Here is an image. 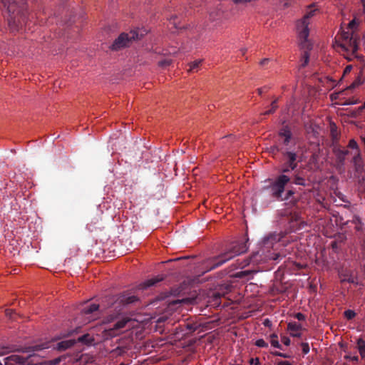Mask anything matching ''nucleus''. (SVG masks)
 Segmentation results:
<instances>
[{
  "label": "nucleus",
  "instance_id": "20",
  "mask_svg": "<svg viewBox=\"0 0 365 365\" xmlns=\"http://www.w3.org/2000/svg\"><path fill=\"white\" fill-rule=\"evenodd\" d=\"M120 300L122 304L128 305L135 303L139 299L135 295H123Z\"/></svg>",
  "mask_w": 365,
  "mask_h": 365
},
{
  "label": "nucleus",
  "instance_id": "25",
  "mask_svg": "<svg viewBox=\"0 0 365 365\" xmlns=\"http://www.w3.org/2000/svg\"><path fill=\"white\" fill-rule=\"evenodd\" d=\"M221 297H222V294L218 292L213 293V295H212V297L211 298V301H210L212 304L215 307L220 306L221 304V301H220Z\"/></svg>",
  "mask_w": 365,
  "mask_h": 365
},
{
  "label": "nucleus",
  "instance_id": "7",
  "mask_svg": "<svg viewBox=\"0 0 365 365\" xmlns=\"http://www.w3.org/2000/svg\"><path fill=\"white\" fill-rule=\"evenodd\" d=\"M291 178L287 175L281 174L269 185L264 188V190H269L271 196L276 200L282 199V195L285 190V186L289 182Z\"/></svg>",
  "mask_w": 365,
  "mask_h": 365
},
{
  "label": "nucleus",
  "instance_id": "51",
  "mask_svg": "<svg viewBox=\"0 0 365 365\" xmlns=\"http://www.w3.org/2000/svg\"><path fill=\"white\" fill-rule=\"evenodd\" d=\"M14 313V310L13 309H6L5 310V314L7 317H9V318H12V314Z\"/></svg>",
  "mask_w": 365,
  "mask_h": 365
},
{
  "label": "nucleus",
  "instance_id": "49",
  "mask_svg": "<svg viewBox=\"0 0 365 365\" xmlns=\"http://www.w3.org/2000/svg\"><path fill=\"white\" fill-rule=\"evenodd\" d=\"M269 88L268 86H264L262 88H258L257 92L259 95H262L263 92H267L269 90Z\"/></svg>",
  "mask_w": 365,
  "mask_h": 365
},
{
  "label": "nucleus",
  "instance_id": "24",
  "mask_svg": "<svg viewBox=\"0 0 365 365\" xmlns=\"http://www.w3.org/2000/svg\"><path fill=\"white\" fill-rule=\"evenodd\" d=\"M357 348H358V350L359 351V354H360L361 358H364L365 357V341L363 339H361V338L358 339Z\"/></svg>",
  "mask_w": 365,
  "mask_h": 365
},
{
  "label": "nucleus",
  "instance_id": "21",
  "mask_svg": "<svg viewBox=\"0 0 365 365\" xmlns=\"http://www.w3.org/2000/svg\"><path fill=\"white\" fill-rule=\"evenodd\" d=\"M51 347L50 343H41L28 348L27 352H34Z\"/></svg>",
  "mask_w": 365,
  "mask_h": 365
},
{
  "label": "nucleus",
  "instance_id": "11",
  "mask_svg": "<svg viewBox=\"0 0 365 365\" xmlns=\"http://www.w3.org/2000/svg\"><path fill=\"white\" fill-rule=\"evenodd\" d=\"M129 321L128 319L125 318L118 320L113 324L112 328L107 329L103 331V337L106 339H108L116 336L119 334L120 330L124 328Z\"/></svg>",
  "mask_w": 365,
  "mask_h": 365
},
{
  "label": "nucleus",
  "instance_id": "26",
  "mask_svg": "<svg viewBox=\"0 0 365 365\" xmlns=\"http://www.w3.org/2000/svg\"><path fill=\"white\" fill-rule=\"evenodd\" d=\"M200 324L197 322H187L185 324V327L186 330H187V333H192L196 331L199 327Z\"/></svg>",
  "mask_w": 365,
  "mask_h": 365
},
{
  "label": "nucleus",
  "instance_id": "54",
  "mask_svg": "<svg viewBox=\"0 0 365 365\" xmlns=\"http://www.w3.org/2000/svg\"><path fill=\"white\" fill-rule=\"evenodd\" d=\"M351 68H352V66H351V65L347 66L345 68L344 71V73L345 74V73H347L350 72V71H351Z\"/></svg>",
  "mask_w": 365,
  "mask_h": 365
},
{
  "label": "nucleus",
  "instance_id": "29",
  "mask_svg": "<svg viewBox=\"0 0 365 365\" xmlns=\"http://www.w3.org/2000/svg\"><path fill=\"white\" fill-rule=\"evenodd\" d=\"M271 338V345L275 348H278L279 349H282V345L279 344L278 339H277V335L276 334H272L270 335Z\"/></svg>",
  "mask_w": 365,
  "mask_h": 365
},
{
  "label": "nucleus",
  "instance_id": "9",
  "mask_svg": "<svg viewBox=\"0 0 365 365\" xmlns=\"http://www.w3.org/2000/svg\"><path fill=\"white\" fill-rule=\"evenodd\" d=\"M283 162L291 169H296L298 166V154L295 148L290 150L289 148L282 150Z\"/></svg>",
  "mask_w": 365,
  "mask_h": 365
},
{
  "label": "nucleus",
  "instance_id": "34",
  "mask_svg": "<svg viewBox=\"0 0 365 365\" xmlns=\"http://www.w3.org/2000/svg\"><path fill=\"white\" fill-rule=\"evenodd\" d=\"M357 178V182L361 189L365 190V177L361 174H355Z\"/></svg>",
  "mask_w": 365,
  "mask_h": 365
},
{
  "label": "nucleus",
  "instance_id": "33",
  "mask_svg": "<svg viewBox=\"0 0 365 365\" xmlns=\"http://www.w3.org/2000/svg\"><path fill=\"white\" fill-rule=\"evenodd\" d=\"M277 99H275L274 101H273L271 103L270 109L265 111L262 115H270V114L274 113L277 108Z\"/></svg>",
  "mask_w": 365,
  "mask_h": 365
},
{
  "label": "nucleus",
  "instance_id": "32",
  "mask_svg": "<svg viewBox=\"0 0 365 365\" xmlns=\"http://www.w3.org/2000/svg\"><path fill=\"white\" fill-rule=\"evenodd\" d=\"M178 19V17L176 15H173L169 19L170 24H172L173 26L176 29L182 28V26H180L179 22L177 21Z\"/></svg>",
  "mask_w": 365,
  "mask_h": 365
},
{
  "label": "nucleus",
  "instance_id": "27",
  "mask_svg": "<svg viewBox=\"0 0 365 365\" xmlns=\"http://www.w3.org/2000/svg\"><path fill=\"white\" fill-rule=\"evenodd\" d=\"M343 282H348L349 283H351V284H354L356 285H359V286H362V287H364L365 286V284H364L363 282H360L359 280H358V278L357 277H354V276H349L348 278H344L342 279Z\"/></svg>",
  "mask_w": 365,
  "mask_h": 365
},
{
  "label": "nucleus",
  "instance_id": "15",
  "mask_svg": "<svg viewBox=\"0 0 365 365\" xmlns=\"http://www.w3.org/2000/svg\"><path fill=\"white\" fill-rule=\"evenodd\" d=\"M287 329L290 331L291 336L300 338L302 334L299 331L302 329V325L296 322H289Z\"/></svg>",
  "mask_w": 365,
  "mask_h": 365
},
{
  "label": "nucleus",
  "instance_id": "41",
  "mask_svg": "<svg viewBox=\"0 0 365 365\" xmlns=\"http://www.w3.org/2000/svg\"><path fill=\"white\" fill-rule=\"evenodd\" d=\"M301 346H302V352L304 354H307L309 353V344L307 343V342H302L301 344Z\"/></svg>",
  "mask_w": 365,
  "mask_h": 365
},
{
  "label": "nucleus",
  "instance_id": "47",
  "mask_svg": "<svg viewBox=\"0 0 365 365\" xmlns=\"http://www.w3.org/2000/svg\"><path fill=\"white\" fill-rule=\"evenodd\" d=\"M295 318L297 319L299 321H304L305 320V316L301 312H298L295 314Z\"/></svg>",
  "mask_w": 365,
  "mask_h": 365
},
{
  "label": "nucleus",
  "instance_id": "40",
  "mask_svg": "<svg viewBox=\"0 0 365 365\" xmlns=\"http://www.w3.org/2000/svg\"><path fill=\"white\" fill-rule=\"evenodd\" d=\"M344 56H345V58H346L349 61H351L353 60V58H359V59H361V58H362V56H359V55H358V57L355 56V55L351 54V51H349L348 53H344Z\"/></svg>",
  "mask_w": 365,
  "mask_h": 365
},
{
  "label": "nucleus",
  "instance_id": "61",
  "mask_svg": "<svg viewBox=\"0 0 365 365\" xmlns=\"http://www.w3.org/2000/svg\"><path fill=\"white\" fill-rule=\"evenodd\" d=\"M341 200H342L344 202H349H349L348 200H345V198H341Z\"/></svg>",
  "mask_w": 365,
  "mask_h": 365
},
{
  "label": "nucleus",
  "instance_id": "42",
  "mask_svg": "<svg viewBox=\"0 0 365 365\" xmlns=\"http://www.w3.org/2000/svg\"><path fill=\"white\" fill-rule=\"evenodd\" d=\"M359 25L356 19H352L348 24V28L350 29H353L356 28Z\"/></svg>",
  "mask_w": 365,
  "mask_h": 365
},
{
  "label": "nucleus",
  "instance_id": "19",
  "mask_svg": "<svg viewBox=\"0 0 365 365\" xmlns=\"http://www.w3.org/2000/svg\"><path fill=\"white\" fill-rule=\"evenodd\" d=\"M300 46L302 48L305 49V51H304L303 54H302V59H301V65H300V67L301 68H304L305 67L308 63H309V51L312 49V45L310 44V48H308L307 47H303L302 43H300Z\"/></svg>",
  "mask_w": 365,
  "mask_h": 365
},
{
  "label": "nucleus",
  "instance_id": "63",
  "mask_svg": "<svg viewBox=\"0 0 365 365\" xmlns=\"http://www.w3.org/2000/svg\"><path fill=\"white\" fill-rule=\"evenodd\" d=\"M364 9H365V3H364Z\"/></svg>",
  "mask_w": 365,
  "mask_h": 365
},
{
  "label": "nucleus",
  "instance_id": "59",
  "mask_svg": "<svg viewBox=\"0 0 365 365\" xmlns=\"http://www.w3.org/2000/svg\"><path fill=\"white\" fill-rule=\"evenodd\" d=\"M280 357H283V358L287 359V358H289L290 356L287 354L282 353V356H280Z\"/></svg>",
  "mask_w": 365,
  "mask_h": 365
},
{
  "label": "nucleus",
  "instance_id": "37",
  "mask_svg": "<svg viewBox=\"0 0 365 365\" xmlns=\"http://www.w3.org/2000/svg\"><path fill=\"white\" fill-rule=\"evenodd\" d=\"M281 173L282 174L285 175L286 173H289L292 171H296V169H291L289 167H288L286 163L283 162L281 168Z\"/></svg>",
  "mask_w": 365,
  "mask_h": 365
},
{
  "label": "nucleus",
  "instance_id": "55",
  "mask_svg": "<svg viewBox=\"0 0 365 365\" xmlns=\"http://www.w3.org/2000/svg\"><path fill=\"white\" fill-rule=\"evenodd\" d=\"M364 109H365V103L362 106L357 108V112L361 113Z\"/></svg>",
  "mask_w": 365,
  "mask_h": 365
},
{
  "label": "nucleus",
  "instance_id": "12",
  "mask_svg": "<svg viewBox=\"0 0 365 365\" xmlns=\"http://www.w3.org/2000/svg\"><path fill=\"white\" fill-rule=\"evenodd\" d=\"M341 38L344 41H349L352 45V54L358 57L357 51L359 50V36L357 34H354V32L349 34L347 31H342Z\"/></svg>",
  "mask_w": 365,
  "mask_h": 365
},
{
  "label": "nucleus",
  "instance_id": "58",
  "mask_svg": "<svg viewBox=\"0 0 365 365\" xmlns=\"http://www.w3.org/2000/svg\"><path fill=\"white\" fill-rule=\"evenodd\" d=\"M233 1L235 2V4H244L245 3V0H233Z\"/></svg>",
  "mask_w": 365,
  "mask_h": 365
},
{
  "label": "nucleus",
  "instance_id": "43",
  "mask_svg": "<svg viewBox=\"0 0 365 365\" xmlns=\"http://www.w3.org/2000/svg\"><path fill=\"white\" fill-rule=\"evenodd\" d=\"M170 63H171L170 60L165 59V60L160 61L159 62V66L161 67H166V66H168L169 65H170Z\"/></svg>",
  "mask_w": 365,
  "mask_h": 365
},
{
  "label": "nucleus",
  "instance_id": "4",
  "mask_svg": "<svg viewBox=\"0 0 365 365\" xmlns=\"http://www.w3.org/2000/svg\"><path fill=\"white\" fill-rule=\"evenodd\" d=\"M145 33V30L139 29L130 31L129 33H122L113 41L112 45L110 46V48L113 51H118L128 47L133 41L141 38Z\"/></svg>",
  "mask_w": 365,
  "mask_h": 365
},
{
  "label": "nucleus",
  "instance_id": "23",
  "mask_svg": "<svg viewBox=\"0 0 365 365\" xmlns=\"http://www.w3.org/2000/svg\"><path fill=\"white\" fill-rule=\"evenodd\" d=\"M352 223L355 225V230L358 232L364 231V223L360 217L355 215L353 217Z\"/></svg>",
  "mask_w": 365,
  "mask_h": 365
},
{
  "label": "nucleus",
  "instance_id": "30",
  "mask_svg": "<svg viewBox=\"0 0 365 365\" xmlns=\"http://www.w3.org/2000/svg\"><path fill=\"white\" fill-rule=\"evenodd\" d=\"M339 46L344 53L352 52V45L349 41H344L339 44Z\"/></svg>",
  "mask_w": 365,
  "mask_h": 365
},
{
  "label": "nucleus",
  "instance_id": "45",
  "mask_svg": "<svg viewBox=\"0 0 365 365\" xmlns=\"http://www.w3.org/2000/svg\"><path fill=\"white\" fill-rule=\"evenodd\" d=\"M270 149L272 150V153H278V152H281L282 153V150H284V148H279L277 145H274V146L271 147Z\"/></svg>",
  "mask_w": 365,
  "mask_h": 365
},
{
  "label": "nucleus",
  "instance_id": "5",
  "mask_svg": "<svg viewBox=\"0 0 365 365\" xmlns=\"http://www.w3.org/2000/svg\"><path fill=\"white\" fill-rule=\"evenodd\" d=\"M347 147L352 150L351 153L352 154V157L350 160V163L352 165L355 174H362L364 171V160L358 143L354 138L350 139Z\"/></svg>",
  "mask_w": 365,
  "mask_h": 365
},
{
  "label": "nucleus",
  "instance_id": "60",
  "mask_svg": "<svg viewBox=\"0 0 365 365\" xmlns=\"http://www.w3.org/2000/svg\"><path fill=\"white\" fill-rule=\"evenodd\" d=\"M246 51H247V48H245L241 49L242 55H244Z\"/></svg>",
  "mask_w": 365,
  "mask_h": 365
},
{
  "label": "nucleus",
  "instance_id": "38",
  "mask_svg": "<svg viewBox=\"0 0 365 365\" xmlns=\"http://www.w3.org/2000/svg\"><path fill=\"white\" fill-rule=\"evenodd\" d=\"M359 103L358 100H353L351 98L345 99L344 101L339 103L340 105L342 106H349V105H354Z\"/></svg>",
  "mask_w": 365,
  "mask_h": 365
},
{
  "label": "nucleus",
  "instance_id": "10",
  "mask_svg": "<svg viewBox=\"0 0 365 365\" xmlns=\"http://www.w3.org/2000/svg\"><path fill=\"white\" fill-rule=\"evenodd\" d=\"M278 135L280 138L282 145L284 146L283 148H289L290 150H293L291 145L293 143L294 138L288 125H284L279 130Z\"/></svg>",
  "mask_w": 365,
  "mask_h": 365
},
{
  "label": "nucleus",
  "instance_id": "16",
  "mask_svg": "<svg viewBox=\"0 0 365 365\" xmlns=\"http://www.w3.org/2000/svg\"><path fill=\"white\" fill-rule=\"evenodd\" d=\"M291 179H292V182L295 185H302L304 187L308 185L307 180L303 176L302 172L299 170L294 171V175Z\"/></svg>",
  "mask_w": 365,
  "mask_h": 365
},
{
  "label": "nucleus",
  "instance_id": "35",
  "mask_svg": "<svg viewBox=\"0 0 365 365\" xmlns=\"http://www.w3.org/2000/svg\"><path fill=\"white\" fill-rule=\"evenodd\" d=\"M363 83V81L361 77H357L356 80L347 88L349 90H352L358 87Z\"/></svg>",
  "mask_w": 365,
  "mask_h": 365
},
{
  "label": "nucleus",
  "instance_id": "50",
  "mask_svg": "<svg viewBox=\"0 0 365 365\" xmlns=\"http://www.w3.org/2000/svg\"><path fill=\"white\" fill-rule=\"evenodd\" d=\"M336 127L334 124L331 125V133L334 138L336 137V135H337L336 133Z\"/></svg>",
  "mask_w": 365,
  "mask_h": 365
},
{
  "label": "nucleus",
  "instance_id": "36",
  "mask_svg": "<svg viewBox=\"0 0 365 365\" xmlns=\"http://www.w3.org/2000/svg\"><path fill=\"white\" fill-rule=\"evenodd\" d=\"M344 315L348 320H351L354 319L356 316V313L354 311L351 309H347L344 312Z\"/></svg>",
  "mask_w": 365,
  "mask_h": 365
},
{
  "label": "nucleus",
  "instance_id": "3",
  "mask_svg": "<svg viewBox=\"0 0 365 365\" xmlns=\"http://www.w3.org/2000/svg\"><path fill=\"white\" fill-rule=\"evenodd\" d=\"M247 241L246 242H237L232 244L227 252L217 256V257L212 259L208 262L210 267H208L207 271L214 269L221 266L228 260L232 259L235 256L245 252L248 249V246L247 245Z\"/></svg>",
  "mask_w": 365,
  "mask_h": 365
},
{
  "label": "nucleus",
  "instance_id": "56",
  "mask_svg": "<svg viewBox=\"0 0 365 365\" xmlns=\"http://www.w3.org/2000/svg\"><path fill=\"white\" fill-rule=\"evenodd\" d=\"M271 354L274 356H282V352H279V351H272Z\"/></svg>",
  "mask_w": 365,
  "mask_h": 365
},
{
  "label": "nucleus",
  "instance_id": "52",
  "mask_svg": "<svg viewBox=\"0 0 365 365\" xmlns=\"http://www.w3.org/2000/svg\"><path fill=\"white\" fill-rule=\"evenodd\" d=\"M342 93V91L339 93H334L331 95V98L332 100H336L339 98V96Z\"/></svg>",
  "mask_w": 365,
  "mask_h": 365
},
{
  "label": "nucleus",
  "instance_id": "1",
  "mask_svg": "<svg viewBox=\"0 0 365 365\" xmlns=\"http://www.w3.org/2000/svg\"><path fill=\"white\" fill-rule=\"evenodd\" d=\"M285 234L283 232L279 233H269L267 236L264 237L259 250L252 255L244 259L240 264V267L243 269L247 266L252 265L253 267L250 269L241 271L238 273V276L242 277L257 273L259 269L255 268L256 265L262 262H266L269 260L277 261L285 257L279 252H276L274 245L279 242L284 237Z\"/></svg>",
  "mask_w": 365,
  "mask_h": 365
},
{
  "label": "nucleus",
  "instance_id": "22",
  "mask_svg": "<svg viewBox=\"0 0 365 365\" xmlns=\"http://www.w3.org/2000/svg\"><path fill=\"white\" fill-rule=\"evenodd\" d=\"M99 308V305L97 304H91L86 307H85L82 312L85 315L93 314L98 312Z\"/></svg>",
  "mask_w": 365,
  "mask_h": 365
},
{
  "label": "nucleus",
  "instance_id": "31",
  "mask_svg": "<svg viewBox=\"0 0 365 365\" xmlns=\"http://www.w3.org/2000/svg\"><path fill=\"white\" fill-rule=\"evenodd\" d=\"M294 192L292 190H289L286 192L285 195L284 197L282 196V199L279 200V201L290 200L291 202L293 201V202H296L297 200L296 199L294 200L292 198V197L294 195Z\"/></svg>",
  "mask_w": 365,
  "mask_h": 365
},
{
  "label": "nucleus",
  "instance_id": "2",
  "mask_svg": "<svg viewBox=\"0 0 365 365\" xmlns=\"http://www.w3.org/2000/svg\"><path fill=\"white\" fill-rule=\"evenodd\" d=\"M9 13L8 24L13 31H19L27 21V11L24 6H19L16 1L4 3Z\"/></svg>",
  "mask_w": 365,
  "mask_h": 365
},
{
  "label": "nucleus",
  "instance_id": "6",
  "mask_svg": "<svg viewBox=\"0 0 365 365\" xmlns=\"http://www.w3.org/2000/svg\"><path fill=\"white\" fill-rule=\"evenodd\" d=\"M316 10H311L307 11L304 17L297 21V29L298 31V35L299 41L303 47L310 48V43L308 41V36L309 34V19L314 16Z\"/></svg>",
  "mask_w": 365,
  "mask_h": 365
},
{
  "label": "nucleus",
  "instance_id": "17",
  "mask_svg": "<svg viewBox=\"0 0 365 365\" xmlns=\"http://www.w3.org/2000/svg\"><path fill=\"white\" fill-rule=\"evenodd\" d=\"M164 278L163 275H158L153 278L149 279L140 284V288L144 289L155 286L158 282L163 281Z\"/></svg>",
  "mask_w": 365,
  "mask_h": 365
},
{
  "label": "nucleus",
  "instance_id": "46",
  "mask_svg": "<svg viewBox=\"0 0 365 365\" xmlns=\"http://www.w3.org/2000/svg\"><path fill=\"white\" fill-rule=\"evenodd\" d=\"M345 359H349L351 361H359L358 356L346 355Z\"/></svg>",
  "mask_w": 365,
  "mask_h": 365
},
{
  "label": "nucleus",
  "instance_id": "53",
  "mask_svg": "<svg viewBox=\"0 0 365 365\" xmlns=\"http://www.w3.org/2000/svg\"><path fill=\"white\" fill-rule=\"evenodd\" d=\"M269 58H264L263 60H262L260 61V65L264 66H265L269 62Z\"/></svg>",
  "mask_w": 365,
  "mask_h": 365
},
{
  "label": "nucleus",
  "instance_id": "18",
  "mask_svg": "<svg viewBox=\"0 0 365 365\" xmlns=\"http://www.w3.org/2000/svg\"><path fill=\"white\" fill-rule=\"evenodd\" d=\"M76 343H81L82 344L91 345L94 341L93 337L89 334H85L82 336H78L76 339Z\"/></svg>",
  "mask_w": 365,
  "mask_h": 365
},
{
  "label": "nucleus",
  "instance_id": "8",
  "mask_svg": "<svg viewBox=\"0 0 365 365\" xmlns=\"http://www.w3.org/2000/svg\"><path fill=\"white\" fill-rule=\"evenodd\" d=\"M348 147H343L339 144H334L332 147V153L334 156L335 167L338 170H344L346 163V157L351 153Z\"/></svg>",
  "mask_w": 365,
  "mask_h": 365
},
{
  "label": "nucleus",
  "instance_id": "57",
  "mask_svg": "<svg viewBox=\"0 0 365 365\" xmlns=\"http://www.w3.org/2000/svg\"><path fill=\"white\" fill-rule=\"evenodd\" d=\"M263 324L264 326L268 327L270 325L271 322L268 319H266Z\"/></svg>",
  "mask_w": 365,
  "mask_h": 365
},
{
  "label": "nucleus",
  "instance_id": "44",
  "mask_svg": "<svg viewBox=\"0 0 365 365\" xmlns=\"http://www.w3.org/2000/svg\"><path fill=\"white\" fill-rule=\"evenodd\" d=\"M249 363L251 365H259L260 364L259 359L257 357L250 359Z\"/></svg>",
  "mask_w": 365,
  "mask_h": 365
},
{
  "label": "nucleus",
  "instance_id": "39",
  "mask_svg": "<svg viewBox=\"0 0 365 365\" xmlns=\"http://www.w3.org/2000/svg\"><path fill=\"white\" fill-rule=\"evenodd\" d=\"M255 344L257 346L261 347V348H266L268 346V344L263 339H257L255 341Z\"/></svg>",
  "mask_w": 365,
  "mask_h": 365
},
{
  "label": "nucleus",
  "instance_id": "62",
  "mask_svg": "<svg viewBox=\"0 0 365 365\" xmlns=\"http://www.w3.org/2000/svg\"><path fill=\"white\" fill-rule=\"evenodd\" d=\"M363 246H364V247H365V242H364V245H363Z\"/></svg>",
  "mask_w": 365,
  "mask_h": 365
},
{
  "label": "nucleus",
  "instance_id": "13",
  "mask_svg": "<svg viewBox=\"0 0 365 365\" xmlns=\"http://www.w3.org/2000/svg\"><path fill=\"white\" fill-rule=\"evenodd\" d=\"M4 365H38L37 364H30L24 357L19 355H11L4 359ZM2 365V364H0Z\"/></svg>",
  "mask_w": 365,
  "mask_h": 365
},
{
  "label": "nucleus",
  "instance_id": "28",
  "mask_svg": "<svg viewBox=\"0 0 365 365\" xmlns=\"http://www.w3.org/2000/svg\"><path fill=\"white\" fill-rule=\"evenodd\" d=\"M202 60H196L193 62H191L189 63V68L187 69V71L188 72H194L195 71H197V69L199 68L201 63H202Z\"/></svg>",
  "mask_w": 365,
  "mask_h": 365
},
{
  "label": "nucleus",
  "instance_id": "48",
  "mask_svg": "<svg viewBox=\"0 0 365 365\" xmlns=\"http://www.w3.org/2000/svg\"><path fill=\"white\" fill-rule=\"evenodd\" d=\"M281 341L286 346H289L291 342L290 339L287 336L282 337Z\"/></svg>",
  "mask_w": 365,
  "mask_h": 365
},
{
  "label": "nucleus",
  "instance_id": "14",
  "mask_svg": "<svg viewBox=\"0 0 365 365\" xmlns=\"http://www.w3.org/2000/svg\"><path fill=\"white\" fill-rule=\"evenodd\" d=\"M76 344V339H71L63 340V341L56 343V344L55 345V346L53 348L57 349L58 351H65V350L72 347Z\"/></svg>",
  "mask_w": 365,
  "mask_h": 365
}]
</instances>
